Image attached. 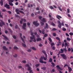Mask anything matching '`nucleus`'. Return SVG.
<instances>
[{"label":"nucleus","instance_id":"obj_1","mask_svg":"<svg viewBox=\"0 0 73 73\" xmlns=\"http://www.w3.org/2000/svg\"><path fill=\"white\" fill-rule=\"evenodd\" d=\"M42 53L44 54L46 57L43 58L44 60L46 61V59H47V57H48V56L47 55L46 53V52H45V50H42Z\"/></svg>","mask_w":73,"mask_h":73},{"label":"nucleus","instance_id":"obj_2","mask_svg":"<svg viewBox=\"0 0 73 73\" xmlns=\"http://www.w3.org/2000/svg\"><path fill=\"white\" fill-rule=\"evenodd\" d=\"M0 21L1 22H0V27H2L3 26V25H5V23L3 22V21L1 20H0Z\"/></svg>","mask_w":73,"mask_h":73},{"label":"nucleus","instance_id":"obj_3","mask_svg":"<svg viewBox=\"0 0 73 73\" xmlns=\"http://www.w3.org/2000/svg\"><path fill=\"white\" fill-rule=\"evenodd\" d=\"M25 67H28L27 70L28 71L31 70V67H30V65L28 64H27L25 65Z\"/></svg>","mask_w":73,"mask_h":73},{"label":"nucleus","instance_id":"obj_4","mask_svg":"<svg viewBox=\"0 0 73 73\" xmlns=\"http://www.w3.org/2000/svg\"><path fill=\"white\" fill-rule=\"evenodd\" d=\"M60 56L62 57L64 60H66L67 58V57L66 56V55H65L64 54H61Z\"/></svg>","mask_w":73,"mask_h":73},{"label":"nucleus","instance_id":"obj_5","mask_svg":"<svg viewBox=\"0 0 73 73\" xmlns=\"http://www.w3.org/2000/svg\"><path fill=\"white\" fill-rule=\"evenodd\" d=\"M33 24L34 25L36 26V27H37V26L39 25V24L37 23V21H33Z\"/></svg>","mask_w":73,"mask_h":73},{"label":"nucleus","instance_id":"obj_6","mask_svg":"<svg viewBox=\"0 0 73 73\" xmlns=\"http://www.w3.org/2000/svg\"><path fill=\"white\" fill-rule=\"evenodd\" d=\"M30 38L31 40H33L34 39V40L33 41L34 42H36V39H35V35H33V37H32V36H31Z\"/></svg>","mask_w":73,"mask_h":73},{"label":"nucleus","instance_id":"obj_7","mask_svg":"<svg viewBox=\"0 0 73 73\" xmlns=\"http://www.w3.org/2000/svg\"><path fill=\"white\" fill-rule=\"evenodd\" d=\"M19 9H15V11L16 12H19L20 13H23V14H24V13L23 11H21V10H19Z\"/></svg>","mask_w":73,"mask_h":73},{"label":"nucleus","instance_id":"obj_8","mask_svg":"<svg viewBox=\"0 0 73 73\" xmlns=\"http://www.w3.org/2000/svg\"><path fill=\"white\" fill-rule=\"evenodd\" d=\"M26 25H27V24L26 23H24L22 27L23 29L25 30V29H26V28H25V27H26Z\"/></svg>","mask_w":73,"mask_h":73},{"label":"nucleus","instance_id":"obj_9","mask_svg":"<svg viewBox=\"0 0 73 73\" xmlns=\"http://www.w3.org/2000/svg\"><path fill=\"white\" fill-rule=\"evenodd\" d=\"M19 35H20V37L21 40H22V41H23L24 43H25V41H24V39H23V37L21 36H22V34H21V33H20Z\"/></svg>","mask_w":73,"mask_h":73},{"label":"nucleus","instance_id":"obj_10","mask_svg":"<svg viewBox=\"0 0 73 73\" xmlns=\"http://www.w3.org/2000/svg\"><path fill=\"white\" fill-rule=\"evenodd\" d=\"M42 60H43V57H41L39 59V62H40V63H41L42 64L43 63V61Z\"/></svg>","mask_w":73,"mask_h":73},{"label":"nucleus","instance_id":"obj_11","mask_svg":"<svg viewBox=\"0 0 73 73\" xmlns=\"http://www.w3.org/2000/svg\"><path fill=\"white\" fill-rule=\"evenodd\" d=\"M2 36H3V37H4V38H4V40H5V41H7V40H8L9 41V38H8L6 36L4 35H2Z\"/></svg>","mask_w":73,"mask_h":73},{"label":"nucleus","instance_id":"obj_12","mask_svg":"<svg viewBox=\"0 0 73 73\" xmlns=\"http://www.w3.org/2000/svg\"><path fill=\"white\" fill-rule=\"evenodd\" d=\"M4 7L6 8L7 9H10V7H9V5L7 4H6L4 5Z\"/></svg>","mask_w":73,"mask_h":73},{"label":"nucleus","instance_id":"obj_13","mask_svg":"<svg viewBox=\"0 0 73 73\" xmlns=\"http://www.w3.org/2000/svg\"><path fill=\"white\" fill-rule=\"evenodd\" d=\"M45 25V26L44 27V29H48V27H49V26H48V25L47 23H46Z\"/></svg>","mask_w":73,"mask_h":73},{"label":"nucleus","instance_id":"obj_14","mask_svg":"<svg viewBox=\"0 0 73 73\" xmlns=\"http://www.w3.org/2000/svg\"><path fill=\"white\" fill-rule=\"evenodd\" d=\"M56 17L58 20H60V19H62V17L59 15H57L56 16Z\"/></svg>","mask_w":73,"mask_h":73},{"label":"nucleus","instance_id":"obj_15","mask_svg":"<svg viewBox=\"0 0 73 73\" xmlns=\"http://www.w3.org/2000/svg\"><path fill=\"white\" fill-rule=\"evenodd\" d=\"M56 68H58V69H60V70H62V69L61 68V67H60V66L59 65H57L56 66Z\"/></svg>","mask_w":73,"mask_h":73},{"label":"nucleus","instance_id":"obj_16","mask_svg":"<svg viewBox=\"0 0 73 73\" xmlns=\"http://www.w3.org/2000/svg\"><path fill=\"white\" fill-rule=\"evenodd\" d=\"M3 48L4 50H8V48H6L5 46H3Z\"/></svg>","mask_w":73,"mask_h":73},{"label":"nucleus","instance_id":"obj_17","mask_svg":"<svg viewBox=\"0 0 73 73\" xmlns=\"http://www.w3.org/2000/svg\"><path fill=\"white\" fill-rule=\"evenodd\" d=\"M37 41H40L41 40V38H38L36 39Z\"/></svg>","mask_w":73,"mask_h":73},{"label":"nucleus","instance_id":"obj_18","mask_svg":"<svg viewBox=\"0 0 73 73\" xmlns=\"http://www.w3.org/2000/svg\"><path fill=\"white\" fill-rule=\"evenodd\" d=\"M68 68L69 70V72H70L72 70V68L71 67H68Z\"/></svg>","mask_w":73,"mask_h":73},{"label":"nucleus","instance_id":"obj_19","mask_svg":"<svg viewBox=\"0 0 73 73\" xmlns=\"http://www.w3.org/2000/svg\"><path fill=\"white\" fill-rule=\"evenodd\" d=\"M41 21H42V22H44V23H45L46 22V21L45 20V19L44 18H43L41 20Z\"/></svg>","mask_w":73,"mask_h":73},{"label":"nucleus","instance_id":"obj_20","mask_svg":"<svg viewBox=\"0 0 73 73\" xmlns=\"http://www.w3.org/2000/svg\"><path fill=\"white\" fill-rule=\"evenodd\" d=\"M51 64L52 65L51 66H52V67H54V66H55V64H54V63L52 62Z\"/></svg>","mask_w":73,"mask_h":73},{"label":"nucleus","instance_id":"obj_21","mask_svg":"<svg viewBox=\"0 0 73 73\" xmlns=\"http://www.w3.org/2000/svg\"><path fill=\"white\" fill-rule=\"evenodd\" d=\"M0 4H1V6L3 5V0H1L0 2Z\"/></svg>","mask_w":73,"mask_h":73},{"label":"nucleus","instance_id":"obj_22","mask_svg":"<svg viewBox=\"0 0 73 73\" xmlns=\"http://www.w3.org/2000/svg\"><path fill=\"white\" fill-rule=\"evenodd\" d=\"M55 45V44L54 43L52 42L51 44V48H52L53 47V45Z\"/></svg>","mask_w":73,"mask_h":73},{"label":"nucleus","instance_id":"obj_23","mask_svg":"<svg viewBox=\"0 0 73 73\" xmlns=\"http://www.w3.org/2000/svg\"><path fill=\"white\" fill-rule=\"evenodd\" d=\"M21 20L22 21H23L24 23H25V22H26V19H21Z\"/></svg>","mask_w":73,"mask_h":73},{"label":"nucleus","instance_id":"obj_24","mask_svg":"<svg viewBox=\"0 0 73 73\" xmlns=\"http://www.w3.org/2000/svg\"><path fill=\"white\" fill-rule=\"evenodd\" d=\"M49 62H52V59L51 58H50V59L49 60Z\"/></svg>","mask_w":73,"mask_h":73},{"label":"nucleus","instance_id":"obj_25","mask_svg":"<svg viewBox=\"0 0 73 73\" xmlns=\"http://www.w3.org/2000/svg\"><path fill=\"white\" fill-rule=\"evenodd\" d=\"M49 8L51 9H54V8L53 7V6H51L49 7Z\"/></svg>","mask_w":73,"mask_h":73},{"label":"nucleus","instance_id":"obj_26","mask_svg":"<svg viewBox=\"0 0 73 73\" xmlns=\"http://www.w3.org/2000/svg\"><path fill=\"white\" fill-rule=\"evenodd\" d=\"M48 40L50 42H52V40L51 38L50 37L49 38Z\"/></svg>","mask_w":73,"mask_h":73},{"label":"nucleus","instance_id":"obj_27","mask_svg":"<svg viewBox=\"0 0 73 73\" xmlns=\"http://www.w3.org/2000/svg\"><path fill=\"white\" fill-rule=\"evenodd\" d=\"M8 29L9 31L10 32V33H12L13 32L11 30V29Z\"/></svg>","mask_w":73,"mask_h":73},{"label":"nucleus","instance_id":"obj_28","mask_svg":"<svg viewBox=\"0 0 73 73\" xmlns=\"http://www.w3.org/2000/svg\"><path fill=\"white\" fill-rule=\"evenodd\" d=\"M46 67H43L42 68V69L43 70H46Z\"/></svg>","mask_w":73,"mask_h":73},{"label":"nucleus","instance_id":"obj_29","mask_svg":"<svg viewBox=\"0 0 73 73\" xmlns=\"http://www.w3.org/2000/svg\"><path fill=\"white\" fill-rule=\"evenodd\" d=\"M8 1L9 3H13V1H12V0H8Z\"/></svg>","mask_w":73,"mask_h":73},{"label":"nucleus","instance_id":"obj_30","mask_svg":"<svg viewBox=\"0 0 73 73\" xmlns=\"http://www.w3.org/2000/svg\"><path fill=\"white\" fill-rule=\"evenodd\" d=\"M64 52V50L62 49H60V53H62Z\"/></svg>","mask_w":73,"mask_h":73},{"label":"nucleus","instance_id":"obj_31","mask_svg":"<svg viewBox=\"0 0 73 73\" xmlns=\"http://www.w3.org/2000/svg\"><path fill=\"white\" fill-rule=\"evenodd\" d=\"M22 44L23 46L25 47V48H26V47L27 46H26V45L25 44H24L23 43H22Z\"/></svg>","mask_w":73,"mask_h":73},{"label":"nucleus","instance_id":"obj_32","mask_svg":"<svg viewBox=\"0 0 73 73\" xmlns=\"http://www.w3.org/2000/svg\"><path fill=\"white\" fill-rule=\"evenodd\" d=\"M56 40H58L59 41H61V40L60 39V38L58 37H56Z\"/></svg>","mask_w":73,"mask_h":73},{"label":"nucleus","instance_id":"obj_33","mask_svg":"<svg viewBox=\"0 0 73 73\" xmlns=\"http://www.w3.org/2000/svg\"><path fill=\"white\" fill-rule=\"evenodd\" d=\"M45 31V30L44 29H43L42 31V33L43 35H44L45 34V32L44 31Z\"/></svg>","mask_w":73,"mask_h":73},{"label":"nucleus","instance_id":"obj_34","mask_svg":"<svg viewBox=\"0 0 73 73\" xmlns=\"http://www.w3.org/2000/svg\"><path fill=\"white\" fill-rule=\"evenodd\" d=\"M31 48L33 50H36V49L34 47H32Z\"/></svg>","mask_w":73,"mask_h":73},{"label":"nucleus","instance_id":"obj_35","mask_svg":"<svg viewBox=\"0 0 73 73\" xmlns=\"http://www.w3.org/2000/svg\"><path fill=\"white\" fill-rule=\"evenodd\" d=\"M15 16L16 17H18V18H20V16H19V15H16Z\"/></svg>","mask_w":73,"mask_h":73},{"label":"nucleus","instance_id":"obj_36","mask_svg":"<svg viewBox=\"0 0 73 73\" xmlns=\"http://www.w3.org/2000/svg\"><path fill=\"white\" fill-rule=\"evenodd\" d=\"M9 4L11 5V6H13V4L12 3H9Z\"/></svg>","mask_w":73,"mask_h":73},{"label":"nucleus","instance_id":"obj_37","mask_svg":"<svg viewBox=\"0 0 73 73\" xmlns=\"http://www.w3.org/2000/svg\"><path fill=\"white\" fill-rule=\"evenodd\" d=\"M40 24H41V25H42V26L44 25V23L42 22H40Z\"/></svg>","mask_w":73,"mask_h":73},{"label":"nucleus","instance_id":"obj_38","mask_svg":"<svg viewBox=\"0 0 73 73\" xmlns=\"http://www.w3.org/2000/svg\"><path fill=\"white\" fill-rule=\"evenodd\" d=\"M51 24L52 25V26H54L55 25H56L54 24L53 23H51Z\"/></svg>","mask_w":73,"mask_h":73},{"label":"nucleus","instance_id":"obj_39","mask_svg":"<svg viewBox=\"0 0 73 73\" xmlns=\"http://www.w3.org/2000/svg\"><path fill=\"white\" fill-rule=\"evenodd\" d=\"M52 50H55V47L54 46L52 47Z\"/></svg>","mask_w":73,"mask_h":73},{"label":"nucleus","instance_id":"obj_40","mask_svg":"<svg viewBox=\"0 0 73 73\" xmlns=\"http://www.w3.org/2000/svg\"><path fill=\"white\" fill-rule=\"evenodd\" d=\"M29 73H33V71L32 70H29Z\"/></svg>","mask_w":73,"mask_h":73},{"label":"nucleus","instance_id":"obj_41","mask_svg":"<svg viewBox=\"0 0 73 73\" xmlns=\"http://www.w3.org/2000/svg\"><path fill=\"white\" fill-rule=\"evenodd\" d=\"M48 36V34H45L44 35V37H47Z\"/></svg>","mask_w":73,"mask_h":73},{"label":"nucleus","instance_id":"obj_42","mask_svg":"<svg viewBox=\"0 0 73 73\" xmlns=\"http://www.w3.org/2000/svg\"><path fill=\"white\" fill-rule=\"evenodd\" d=\"M67 41H70V38H69L68 37L67 38Z\"/></svg>","mask_w":73,"mask_h":73},{"label":"nucleus","instance_id":"obj_43","mask_svg":"<svg viewBox=\"0 0 73 73\" xmlns=\"http://www.w3.org/2000/svg\"><path fill=\"white\" fill-rule=\"evenodd\" d=\"M13 56L15 58L16 57H17V55L16 54H15V55H13Z\"/></svg>","mask_w":73,"mask_h":73},{"label":"nucleus","instance_id":"obj_44","mask_svg":"<svg viewBox=\"0 0 73 73\" xmlns=\"http://www.w3.org/2000/svg\"><path fill=\"white\" fill-rule=\"evenodd\" d=\"M22 62H23V63L25 64L26 63V61H25V60H23L22 61Z\"/></svg>","mask_w":73,"mask_h":73},{"label":"nucleus","instance_id":"obj_45","mask_svg":"<svg viewBox=\"0 0 73 73\" xmlns=\"http://www.w3.org/2000/svg\"><path fill=\"white\" fill-rule=\"evenodd\" d=\"M14 49H18V48L16 46H14Z\"/></svg>","mask_w":73,"mask_h":73},{"label":"nucleus","instance_id":"obj_46","mask_svg":"<svg viewBox=\"0 0 73 73\" xmlns=\"http://www.w3.org/2000/svg\"><path fill=\"white\" fill-rule=\"evenodd\" d=\"M53 36H54V37H55L56 36V33H53Z\"/></svg>","mask_w":73,"mask_h":73},{"label":"nucleus","instance_id":"obj_47","mask_svg":"<svg viewBox=\"0 0 73 73\" xmlns=\"http://www.w3.org/2000/svg\"><path fill=\"white\" fill-rule=\"evenodd\" d=\"M15 29H17V28H18V25H17L15 26Z\"/></svg>","mask_w":73,"mask_h":73},{"label":"nucleus","instance_id":"obj_48","mask_svg":"<svg viewBox=\"0 0 73 73\" xmlns=\"http://www.w3.org/2000/svg\"><path fill=\"white\" fill-rule=\"evenodd\" d=\"M38 19H40V20H41V19H42V17L41 16H39L38 17Z\"/></svg>","mask_w":73,"mask_h":73},{"label":"nucleus","instance_id":"obj_49","mask_svg":"<svg viewBox=\"0 0 73 73\" xmlns=\"http://www.w3.org/2000/svg\"><path fill=\"white\" fill-rule=\"evenodd\" d=\"M53 31H57V29H56V28H53L52 30Z\"/></svg>","mask_w":73,"mask_h":73},{"label":"nucleus","instance_id":"obj_50","mask_svg":"<svg viewBox=\"0 0 73 73\" xmlns=\"http://www.w3.org/2000/svg\"><path fill=\"white\" fill-rule=\"evenodd\" d=\"M58 27L59 28H61V24L58 25Z\"/></svg>","mask_w":73,"mask_h":73},{"label":"nucleus","instance_id":"obj_51","mask_svg":"<svg viewBox=\"0 0 73 73\" xmlns=\"http://www.w3.org/2000/svg\"><path fill=\"white\" fill-rule=\"evenodd\" d=\"M62 30L63 31H66V29L65 28H63Z\"/></svg>","mask_w":73,"mask_h":73},{"label":"nucleus","instance_id":"obj_52","mask_svg":"<svg viewBox=\"0 0 73 73\" xmlns=\"http://www.w3.org/2000/svg\"><path fill=\"white\" fill-rule=\"evenodd\" d=\"M58 8L59 9V10H60L61 12H62V9H61V8H60V7H58Z\"/></svg>","mask_w":73,"mask_h":73},{"label":"nucleus","instance_id":"obj_53","mask_svg":"<svg viewBox=\"0 0 73 73\" xmlns=\"http://www.w3.org/2000/svg\"><path fill=\"white\" fill-rule=\"evenodd\" d=\"M66 35L67 36H68V37H69L70 36L69 35V34H68V33H66Z\"/></svg>","mask_w":73,"mask_h":73},{"label":"nucleus","instance_id":"obj_54","mask_svg":"<svg viewBox=\"0 0 73 73\" xmlns=\"http://www.w3.org/2000/svg\"><path fill=\"white\" fill-rule=\"evenodd\" d=\"M39 65H40V64H36L35 65V66L36 67H38V66Z\"/></svg>","mask_w":73,"mask_h":73},{"label":"nucleus","instance_id":"obj_55","mask_svg":"<svg viewBox=\"0 0 73 73\" xmlns=\"http://www.w3.org/2000/svg\"><path fill=\"white\" fill-rule=\"evenodd\" d=\"M13 38L14 39H16V36H15V35H14L13 36Z\"/></svg>","mask_w":73,"mask_h":73},{"label":"nucleus","instance_id":"obj_56","mask_svg":"<svg viewBox=\"0 0 73 73\" xmlns=\"http://www.w3.org/2000/svg\"><path fill=\"white\" fill-rule=\"evenodd\" d=\"M68 52H70L71 50V49L70 48H69L68 49Z\"/></svg>","mask_w":73,"mask_h":73},{"label":"nucleus","instance_id":"obj_57","mask_svg":"<svg viewBox=\"0 0 73 73\" xmlns=\"http://www.w3.org/2000/svg\"><path fill=\"white\" fill-rule=\"evenodd\" d=\"M58 23L59 25L61 24V22H60V21H58Z\"/></svg>","mask_w":73,"mask_h":73},{"label":"nucleus","instance_id":"obj_58","mask_svg":"<svg viewBox=\"0 0 73 73\" xmlns=\"http://www.w3.org/2000/svg\"><path fill=\"white\" fill-rule=\"evenodd\" d=\"M23 21H20V23L21 24H23Z\"/></svg>","mask_w":73,"mask_h":73},{"label":"nucleus","instance_id":"obj_59","mask_svg":"<svg viewBox=\"0 0 73 73\" xmlns=\"http://www.w3.org/2000/svg\"><path fill=\"white\" fill-rule=\"evenodd\" d=\"M5 33H6V34L8 33V31L7 30H5L4 31Z\"/></svg>","mask_w":73,"mask_h":73},{"label":"nucleus","instance_id":"obj_60","mask_svg":"<svg viewBox=\"0 0 73 73\" xmlns=\"http://www.w3.org/2000/svg\"><path fill=\"white\" fill-rule=\"evenodd\" d=\"M65 45L66 46H68V43H65Z\"/></svg>","mask_w":73,"mask_h":73},{"label":"nucleus","instance_id":"obj_61","mask_svg":"<svg viewBox=\"0 0 73 73\" xmlns=\"http://www.w3.org/2000/svg\"><path fill=\"white\" fill-rule=\"evenodd\" d=\"M69 35H70L71 36H72V35H73V33L71 32L69 33Z\"/></svg>","mask_w":73,"mask_h":73},{"label":"nucleus","instance_id":"obj_62","mask_svg":"<svg viewBox=\"0 0 73 73\" xmlns=\"http://www.w3.org/2000/svg\"><path fill=\"white\" fill-rule=\"evenodd\" d=\"M67 12H68V13H69V12H70L69 9H67Z\"/></svg>","mask_w":73,"mask_h":73},{"label":"nucleus","instance_id":"obj_63","mask_svg":"<svg viewBox=\"0 0 73 73\" xmlns=\"http://www.w3.org/2000/svg\"><path fill=\"white\" fill-rule=\"evenodd\" d=\"M2 12H6V10L4 9H2Z\"/></svg>","mask_w":73,"mask_h":73},{"label":"nucleus","instance_id":"obj_64","mask_svg":"<svg viewBox=\"0 0 73 73\" xmlns=\"http://www.w3.org/2000/svg\"><path fill=\"white\" fill-rule=\"evenodd\" d=\"M7 12L8 13H9V14H11V11H8Z\"/></svg>","mask_w":73,"mask_h":73}]
</instances>
